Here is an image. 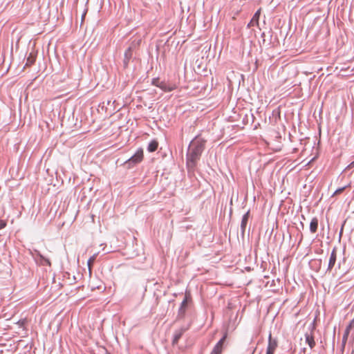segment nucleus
I'll list each match as a JSON object with an SVG mask.
<instances>
[{"label":"nucleus","instance_id":"f257e3e1","mask_svg":"<svg viewBox=\"0 0 354 354\" xmlns=\"http://www.w3.org/2000/svg\"><path fill=\"white\" fill-rule=\"evenodd\" d=\"M204 145L203 143L193 142L190 147L189 152L187 154V165L194 166L196 160L201 156L203 150Z\"/></svg>","mask_w":354,"mask_h":354},{"label":"nucleus","instance_id":"f03ea898","mask_svg":"<svg viewBox=\"0 0 354 354\" xmlns=\"http://www.w3.org/2000/svg\"><path fill=\"white\" fill-rule=\"evenodd\" d=\"M144 158V153L142 149H139L136 153L131 156L128 160L126 161V164L129 165H135L142 161Z\"/></svg>","mask_w":354,"mask_h":354},{"label":"nucleus","instance_id":"7ed1b4c3","mask_svg":"<svg viewBox=\"0 0 354 354\" xmlns=\"http://www.w3.org/2000/svg\"><path fill=\"white\" fill-rule=\"evenodd\" d=\"M192 301L189 294L186 293L183 301H182L178 314V317L183 318L187 310V304Z\"/></svg>","mask_w":354,"mask_h":354},{"label":"nucleus","instance_id":"20e7f679","mask_svg":"<svg viewBox=\"0 0 354 354\" xmlns=\"http://www.w3.org/2000/svg\"><path fill=\"white\" fill-rule=\"evenodd\" d=\"M277 347V342L276 339L272 338V335L270 334L268 339V345L267 348L266 354H274L275 349Z\"/></svg>","mask_w":354,"mask_h":354},{"label":"nucleus","instance_id":"39448f33","mask_svg":"<svg viewBox=\"0 0 354 354\" xmlns=\"http://www.w3.org/2000/svg\"><path fill=\"white\" fill-rule=\"evenodd\" d=\"M226 337H227V334H225L224 336L223 337V338H221L218 341V342L215 345L211 354H221V353L223 351V344H224Z\"/></svg>","mask_w":354,"mask_h":354},{"label":"nucleus","instance_id":"423d86ee","mask_svg":"<svg viewBox=\"0 0 354 354\" xmlns=\"http://www.w3.org/2000/svg\"><path fill=\"white\" fill-rule=\"evenodd\" d=\"M261 15V8H259L253 15L252 19L248 24V28H251L254 26H259V20Z\"/></svg>","mask_w":354,"mask_h":354},{"label":"nucleus","instance_id":"0eeeda50","mask_svg":"<svg viewBox=\"0 0 354 354\" xmlns=\"http://www.w3.org/2000/svg\"><path fill=\"white\" fill-rule=\"evenodd\" d=\"M354 330V318L351 321L346 327L344 334L343 335L342 342L345 344L348 339V335L351 330Z\"/></svg>","mask_w":354,"mask_h":354},{"label":"nucleus","instance_id":"6e6552de","mask_svg":"<svg viewBox=\"0 0 354 354\" xmlns=\"http://www.w3.org/2000/svg\"><path fill=\"white\" fill-rule=\"evenodd\" d=\"M158 87L164 91L169 92L176 89L177 86L176 84H167L164 82H161Z\"/></svg>","mask_w":354,"mask_h":354},{"label":"nucleus","instance_id":"1a4fd4ad","mask_svg":"<svg viewBox=\"0 0 354 354\" xmlns=\"http://www.w3.org/2000/svg\"><path fill=\"white\" fill-rule=\"evenodd\" d=\"M336 259H337V251H336L335 249H333L332 252H331V254H330V259H329L328 266V270H331V269L335 266V261H336Z\"/></svg>","mask_w":354,"mask_h":354},{"label":"nucleus","instance_id":"9d476101","mask_svg":"<svg viewBox=\"0 0 354 354\" xmlns=\"http://www.w3.org/2000/svg\"><path fill=\"white\" fill-rule=\"evenodd\" d=\"M35 60H36V55L32 53H30L28 55V57H27V59H26V63L25 64V67H29L30 66H32V64H34V63L35 62Z\"/></svg>","mask_w":354,"mask_h":354},{"label":"nucleus","instance_id":"9b49d317","mask_svg":"<svg viewBox=\"0 0 354 354\" xmlns=\"http://www.w3.org/2000/svg\"><path fill=\"white\" fill-rule=\"evenodd\" d=\"M250 216V211H248L243 216L241 223V227L243 232L245 231L248 218Z\"/></svg>","mask_w":354,"mask_h":354},{"label":"nucleus","instance_id":"f8f14e48","mask_svg":"<svg viewBox=\"0 0 354 354\" xmlns=\"http://www.w3.org/2000/svg\"><path fill=\"white\" fill-rule=\"evenodd\" d=\"M318 227V219L313 218L310 223V230L312 233H315Z\"/></svg>","mask_w":354,"mask_h":354},{"label":"nucleus","instance_id":"ddd939ff","mask_svg":"<svg viewBox=\"0 0 354 354\" xmlns=\"http://www.w3.org/2000/svg\"><path fill=\"white\" fill-rule=\"evenodd\" d=\"M306 337V342L309 345V346L313 348L315 346V342L314 340V338L313 335L310 334L306 333L305 335Z\"/></svg>","mask_w":354,"mask_h":354},{"label":"nucleus","instance_id":"4468645a","mask_svg":"<svg viewBox=\"0 0 354 354\" xmlns=\"http://www.w3.org/2000/svg\"><path fill=\"white\" fill-rule=\"evenodd\" d=\"M158 147V142L156 140H152L148 145V151L149 152H153L157 150Z\"/></svg>","mask_w":354,"mask_h":354},{"label":"nucleus","instance_id":"2eb2a0df","mask_svg":"<svg viewBox=\"0 0 354 354\" xmlns=\"http://www.w3.org/2000/svg\"><path fill=\"white\" fill-rule=\"evenodd\" d=\"M184 330L180 329L176 331L174 335L173 344H177L180 338L182 337Z\"/></svg>","mask_w":354,"mask_h":354},{"label":"nucleus","instance_id":"dca6fc26","mask_svg":"<svg viewBox=\"0 0 354 354\" xmlns=\"http://www.w3.org/2000/svg\"><path fill=\"white\" fill-rule=\"evenodd\" d=\"M96 257H97V254H95L92 257H91L88 260L87 265H88V270H89L90 273L91 272L92 266L95 261Z\"/></svg>","mask_w":354,"mask_h":354},{"label":"nucleus","instance_id":"f3484780","mask_svg":"<svg viewBox=\"0 0 354 354\" xmlns=\"http://www.w3.org/2000/svg\"><path fill=\"white\" fill-rule=\"evenodd\" d=\"M35 254L37 256H38L41 259L44 260L45 261V263L48 266H51V263L50 261V260L48 259H45L41 254L39 251L37 250H35Z\"/></svg>","mask_w":354,"mask_h":354},{"label":"nucleus","instance_id":"a211bd4d","mask_svg":"<svg viewBox=\"0 0 354 354\" xmlns=\"http://www.w3.org/2000/svg\"><path fill=\"white\" fill-rule=\"evenodd\" d=\"M346 187H341V188H339L337 189L335 193L333 194V196L335 195H337V194H340L341 193H342L344 192V190L345 189Z\"/></svg>","mask_w":354,"mask_h":354},{"label":"nucleus","instance_id":"6ab92c4d","mask_svg":"<svg viewBox=\"0 0 354 354\" xmlns=\"http://www.w3.org/2000/svg\"><path fill=\"white\" fill-rule=\"evenodd\" d=\"M160 82H160L159 79H153L152 81L153 85L158 86V85H160Z\"/></svg>","mask_w":354,"mask_h":354},{"label":"nucleus","instance_id":"aec40b11","mask_svg":"<svg viewBox=\"0 0 354 354\" xmlns=\"http://www.w3.org/2000/svg\"><path fill=\"white\" fill-rule=\"evenodd\" d=\"M6 225V223L3 222L2 221H0V228L4 227Z\"/></svg>","mask_w":354,"mask_h":354}]
</instances>
